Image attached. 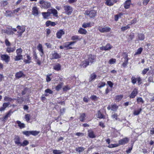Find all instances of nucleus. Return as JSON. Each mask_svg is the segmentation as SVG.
Wrapping results in <instances>:
<instances>
[{
	"label": "nucleus",
	"mask_w": 154,
	"mask_h": 154,
	"mask_svg": "<svg viewBox=\"0 0 154 154\" xmlns=\"http://www.w3.org/2000/svg\"><path fill=\"white\" fill-rule=\"evenodd\" d=\"M39 3L41 5V7L44 9L48 8L51 6V4L50 2L45 1L44 0H40Z\"/></svg>",
	"instance_id": "f257e3e1"
},
{
	"label": "nucleus",
	"mask_w": 154,
	"mask_h": 154,
	"mask_svg": "<svg viewBox=\"0 0 154 154\" xmlns=\"http://www.w3.org/2000/svg\"><path fill=\"white\" fill-rule=\"evenodd\" d=\"M97 14V11L94 9L87 10L86 11L85 14L88 16L90 18L95 17Z\"/></svg>",
	"instance_id": "f03ea898"
},
{
	"label": "nucleus",
	"mask_w": 154,
	"mask_h": 154,
	"mask_svg": "<svg viewBox=\"0 0 154 154\" xmlns=\"http://www.w3.org/2000/svg\"><path fill=\"white\" fill-rule=\"evenodd\" d=\"M63 8L65 10L66 13L68 15H70L73 11L72 7L68 5L64 6Z\"/></svg>",
	"instance_id": "7ed1b4c3"
},
{
	"label": "nucleus",
	"mask_w": 154,
	"mask_h": 154,
	"mask_svg": "<svg viewBox=\"0 0 154 154\" xmlns=\"http://www.w3.org/2000/svg\"><path fill=\"white\" fill-rule=\"evenodd\" d=\"M129 59L128 57V55L127 54H125L124 55L123 58H122L121 60L122 61H124L123 63L122 66L124 68H125L126 67L128 63V60Z\"/></svg>",
	"instance_id": "20e7f679"
},
{
	"label": "nucleus",
	"mask_w": 154,
	"mask_h": 154,
	"mask_svg": "<svg viewBox=\"0 0 154 154\" xmlns=\"http://www.w3.org/2000/svg\"><path fill=\"white\" fill-rule=\"evenodd\" d=\"M17 28L19 29L17 33H18L19 36L21 37L22 34L25 31L26 28L25 27L20 26L19 25L17 26Z\"/></svg>",
	"instance_id": "39448f33"
},
{
	"label": "nucleus",
	"mask_w": 154,
	"mask_h": 154,
	"mask_svg": "<svg viewBox=\"0 0 154 154\" xmlns=\"http://www.w3.org/2000/svg\"><path fill=\"white\" fill-rule=\"evenodd\" d=\"M111 29V28L108 26H104L103 27H101L99 28V31L102 33L109 32Z\"/></svg>",
	"instance_id": "423d86ee"
},
{
	"label": "nucleus",
	"mask_w": 154,
	"mask_h": 154,
	"mask_svg": "<svg viewBox=\"0 0 154 154\" xmlns=\"http://www.w3.org/2000/svg\"><path fill=\"white\" fill-rule=\"evenodd\" d=\"M13 112L11 110H10L8 113H7V114L5 116L2 118H0V119H2V121L4 122H6L8 119V118L11 116V114Z\"/></svg>",
	"instance_id": "0eeeda50"
},
{
	"label": "nucleus",
	"mask_w": 154,
	"mask_h": 154,
	"mask_svg": "<svg viewBox=\"0 0 154 154\" xmlns=\"http://www.w3.org/2000/svg\"><path fill=\"white\" fill-rule=\"evenodd\" d=\"M88 61H89V62H90L91 63H92L95 61L96 56L95 55L90 54L88 55Z\"/></svg>",
	"instance_id": "6e6552de"
},
{
	"label": "nucleus",
	"mask_w": 154,
	"mask_h": 154,
	"mask_svg": "<svg viewBox=\"0 0 154 154\" xmlns=\"http://www.w3.org/2000/svg\"><path fill=\"white\" fill-rule=\"evenodd\" d=\"M129 140L127 137L123 138L119 141V144L120 145H124L127 143L129 141Z\"/></svg>",
	"instance_id": "1a4fd4ad"
},
{
	"label": "nucleus",
	"mask_w": 154,
	"mask_h": 154,
	"mask_svg": "<svg viewBox=\"0 0 154 154\" xmlns=\"http://www.w3.org/2000/svg\"><path fill=\"white\" fill-rule=\"evenodd\" d=\"M1 57L2 60L4 61L6 63H8L10 60V57L7 54H1Z\"/></svg>",
	"instance_id": "9d476101"
},
{
	"label": "nucleus",
	"mask_w": 154,
	"mask_h": 154,
	"mask_svg": "<svg viewBox=\"0 0 154 154\" xmlns=\"http://www.w3.org/2000/svg\"><path fill=\"white\" fill-rule=\"evenodd\" d=\"M32 14L35 16H37L39 14L38 8L36 7H34L32 8Z\"/></svg>",
	"instance_id": "9b49d317"
},
{
	"label": "nucleus",
	"mask_w": 154,
	"mask_h": 154,
	"mask_svg": "<svg viewBox=\"0 0 154 154\" xmlns=\"http://www.w3.org/2000/svg\"><path fill=\"white\" fill-rule=\"evenodd\" d=\"M138 93V90L136 88L134 89L131 94L129 95V97L131 98H134Z\"/></svg>",
	"instance_id": "f8f14e48"
},
{
	"label": "nucleus",
	"mask_w": 154,
	"mask_h": 154,
	"mask_svg": "<svg viewBox=\"0 0 154 154\" xmlns=\"http://www.w3.org/2000/svg\"><path fill=\"white\" fill-rule=\"evenodd\" d=\"M52 54L51 59H57L61 57L60 55L57 53L56 51H54V53H53Z\"/></svg>",
	"instance_id": "ddd939ff"
},
{
	"label": "nucleus",
	"mask_w": 154,
	"mask_h": 154,
	"mask_svg": "<svg viewBox=\"0 0 154 154\" xmlns=\"http://www.w3.org/2000/svg\"><path fill=\"white\" fill-rule=\"evenodd\" d=\"M15 143L18 146H20L21 142H20V139L19 137L17 135H15L14 139Z\"/></svg>",
	"instance_id": "4468645a"
},
{
	"label": "nucleus",
	"mask_w": 154,
	"mask_h": 154,
	"mask_svg": "<svg viewBox=\"0 0 154 154\" xmlns=\"http://www.w3.org/2000/svg\"><path fill=\"white\" fill-rule=\"evenodd\" d=\"M75 42H66L64 44V46L65 47H67V49H72V48L70 46L74 45Z\"/></svg>",
	"instance_id": "2eb2a0df"
},
{
	"label": "nucleus",
	"mask_w": 154,
	"mask_h": 154,
	"mask_svg": "<svg viewBox=\"0 0 154 154\" xmlns=\"http://www.w3.org/2000/svg\"><path fill=\"white\" fill-rule=\"evenodd\" d=\"M94 23L93 22L88 23H84L82 25V27L84 28L90 27L93 26Z\"/></svg>",
	"instance_id": "dca6fc26"
},
{
	"label": "nucleus",
	"mask_w": 154,
	"mask_h": 154,
	"mask_svg": "<svg viewBox=\"0 0 154 154\" xmlns=\"http://www.w3.org/2000/svg\"><path fill=\"white\" fill-rule=\"evenodd\" d=\"M65 34V32L62 29H60L58 31L57 33V37L58 38H60L62 35Z\"/></svg>",
	"instance_id": "f3484780"
},
{
	"label": "nucleus",
	"mask_w": 154,
	"mask_h": 154,
	"mask_svg": "<svg viewBox=\"0 0 154 154\" xmlns=\"http://www.w3.org/2000/svg\"><path fill=\"white\" fill-rule=\"evenodd\" d=\"M131 4V0H127L124 3V7L125 9L129 8Z\"/></svg>",
	"instance_id": "a211bd4d"
},
{
	"label": "nucleus",
	"mask_w": 154,
	"mask_h": 154,
	"mask_svg": "<svg viewBox=\"0 0 154 154\" xmlns=\"http://www.w3.org/2000/svg\"><path fill=\"white\" fill-rule=\"evenodd\" d=\"M49 11H50V14H53V15L56 17H57V11L55 9H49Z\"/></svg>",
	"instance_id": "6ab92c4d"
},
{
	"label": "nucleus",
	"mask_w": 154,
	"mask_h": 154,
	"mask_svg": "<svg viewBox=\"0 0 154 154\" xmlns=\"http://www.w3.org/2000/svg\"><path fill=\"white\" fill-rule=\"evenodd\" d=\"M42 14L44 19H47L51 15L50 11H49V9L48 10L47 12H42Z\"/></svg>",
	"instance_id": "aec40b11"
},
{
	"label": "nucleus",
	"mask_w": 154,
	"mask_h": 154,
	"mask_svg": "<svg viewBox=\"0 0 154 154\" xmlns=\"http://www.w3.org/2000/svg\"><path fill=\"white\" fill-rule=\"evenodd\" d=\"M26 59L24 60V62L26 64L29 63H31L32 58L28 54H27L26 56Z\"/></svg>",
	"instance_id": "412c9836"
},
{
	"label": "nucleus",
	"mask_w": 154,
	"mask_h": 154,
	"mask_svg": "<svg viewBox=\"0 0 154 154\" xmlns=\"http://www.w3.org/2000/svg\"><path fill=\"white\" fill-rule=\"evenodd\" d=\"M78 32L82 35H85L87 32V30L83 28H80L78 31Z\"/></svg>",
	"instance_id": "4be33fe9"
},
{
	"label": "nucleus",
	"mask_w": 154,
	"mask_h": 154,
	"mask_svg": "<svg viewBox=\"0 0 154 154\" xmlns=\"http://www.w3.org/2000/svg\"><path fill=\"white\" fill-rule=\"evenodd\" d=\"M88 135L90 138H94L95 137L94 132L91 130H89L88 131Z\"/></svg>",
	"instance_id": "5701e85b"
},
{
	"label": "nucleus",
	"mask_w": 154,
	"mask_h": 154,
	"mask_svg": "<svg viewBox=\"0 0 154 154\" xmlns=\"http://www.w3.org/2000/svg\"><path fill=\"white\" fill-rule=\"evenodd\" d=\"M81 65L83 67L85 68L87 66L89 65V61H88L87 60H86L82 63Z\"/></svg>",
	"instance_id": "b1692460"
},
{
	"label": "nucleus",
	"mask_w": 154,
	"mask_h": 154,
	"mask_svg": "<svg viewBox=\"0 0 154 154\" xmlns=\"http://www.w3.org/2000/svg\"><path fill=\"white\" fill-rule=\"evenodd\" d=\"M46 26H48L50 25H51L52 26H55L56 24L55 22H51L50 21H47L45 23Z\"/></svg>",
	"instance_id": "393cba45"
},
{
	"label": "nucleus",
	"mask_w": 154,
	"mask_h": 154,
	"mask_svg": "<svg viewBox=\"0 0 154 154\" xmlns=\"http://www.w3.org/2000/svg\"><path fill=\"white\" fill-rule=\"evenodd\" d=\"M61 66L60 64L57 63L54 66V69L56 70L59 71L61 69Z\"/></svg>",
	"instance_id": "a878e982"
},
{
	"label": "nucleus",
	"mask_w": 154,
	"mask_h": 154,
	"mask_svg": "<svg viewBox=\"0 0 154 154\" xmlns=\"http://www.w3.org/2000/svg\"><path fill=\"white\" fill-rule=\"evenodd\" d=\"M16 122L17 123L18 125V126L20 127V129L24 128L25 127V125L24 124L21 123L20 121L18 120Z\"/></svg>",
	"instance_id": "bb28decb"
},
{
	"label": "nucleus",
	"mask_w": 154,
	"mask_h": 154,
	"mask_svg": "<svg viewBox=\"0 0 154 154\" xmlns=\"http://www.w3.org/2000/svg\"><path fill=\"white\" fill-rule=\"evenodd\" d=\"M142 111V109L141 108L137 110H135L134 111L133 114L134 116L138 115Z\"/></svg>",
	"instance_id": "cd10ccee"
},
{
	"label": "nucleus",
	"mask_w": 154,
	"mask_h": 154,
	"mask_svg": "<svg viewBox=\"0 0 154 154\" xmlns=\"http://www.w3.org/2000/svg\"><path fill=\"white\" fill-rule=\"evenodd\" d=\"M5 15L7 17H11L13 15V13L11 11H6Z\"/></svg>",
	"instance_id": "c85d7f7f"
},
{
	"label": "nucleus",
	"mask_w": 154,
	"mask_h": 154,
	"mask_svg": "<svg viewBox=\"0 0 154 154\" xmlns=\"http://www.w3.org/2000/svg\"><path fill=\"white\" fill-rule=\"evenodd\" d=\"M24 76V74L22 71H20L17 72L15 75V76L16 78H20Z\"/></svg>",
	"instance_id": "c756f323"
},
{
	"label": "nucleus",
	"mask_w": 154,
	"mask_h": 154,
	"mask_svg": "<svg viewBox=\"0 0 154 154\" xmlns=\"http://www.w3.org/2000/svg\"><path fill=\"white\" fill-rule=\"evenodd\" d=\"M86 117V115L85 113H82L80 114V116L79 117V119L80 120V121H81L82 122H84L85 119V118Z\"/></svg>",
	"instance_id": "7c9ffc66"
},
{
	"label": "nucleus",
	"mask_w": 154,
	"mask_h": 154,
	"mask_svg": "<svg viewBox=\"0 0 154 154\" xmlns=\"http://www.w3.org/2000/svg\"><path fill=\"white\" fill-rule=\"evenodd\" d=\"M17 55L15 57L14 59L15 60V61H18L19 60L23 58V56L22 55L20 54H17Z\"/></svg>",
	"instance_id": "2f4dec72"
},
{
	"label": "nucleus",
	"mask_w": 154,
	"mask_h": 154,
	"mask_svg": "<svg viewBox=\"0 0 154 154\" xmlns=\"http://www.w3.org/2000/svg\"><path fill=\"white\" fill-rule=\"evenodd\" d=\"M84 150L85 148L82 147H76L75 149V150L79 152H82L84 151Z\"/></svg>",
	"instance_id": "473e14b6"
},
{
	"label": "nucleus",
	"mask_w": 154,
	"mask_h": 154,
	"mask_svg": "<svg viewBox=\"0 0 154 154\" xmlns=\"http://www.w3.org/2000/svg\"><path fill=\"white\" fill-rule=\"evenodd\" d=\"M105 3L107 5L111 6L113 5L114 2L111 1V0H108L106 1Z\"/></svg>",
	"instance_id": "72a5a7b5"
},
{
	"label": "nucleus",
	"mask_w": 154,
	"mask_h": 154,
	"mask_svg": "<svg viewBox=\"0 0 154 154\" xmlns=\"http://www.w3.org/2000/svg\"><path fill=\"white\" fill-rule=\"evenodd\" d=\"M111 110L115 111L118 109V106L116 104H114L111 105Z\"/></svg>",
	"instance_id": "f704fd0d"
},
{
	"label": "nucleus",
	"mask_w": 154,
	"mask_h": 154,
	"mask_svg": "<svg viewBox=\"0 0 154 154\" xmlns=\"http://www.w3.org/2000/svg\"><path fill=\"white\" fill-rule=\"evenodd\" d=\"M138 37L139 40H143L145 38V36L144 34H139L138 35Z\"/></svg>",
	"instance_id": "c9c22d12"
},
{
	"label": "nucleus",
	"mask_w": 154,
	"mask_h": 154,
	"mask_svg": "<svg viewBox=\"0 0 154 154\" xmlns=\"http://www.w3.org/2000/svg\"><path fill=\"white\" fill-rule=\"evenodd\" d=\"M29 144V142L27 140H25L23 141L22 143H21L20 146H25Z\"/></svg>",
	"instance_id": "e433bc0d"
},
{
	"label": "nucleus",
	"mask_w": 154,
	"mask_h": 154,
	"mask_svg": "<svg viewBox=\"0 0 154 154\" xmlns=\"http://www.w3.org/2000/svg\"><path fill=\"white\" fill-rule=\"evenodd\" d=\"M112 46L109 44H107L105 46V51L108 50L112 48Z\"/></svg>",
	"instance_id": "4c0bfd02"
},
{
	"label": "nucleus",
	"mask_w": 154,
	"mask_h": 154,
	"mask_svg": "<svg viewBox=\"0 0 154 154\" xmlns=\"http://www.w3.org/2000/svg\"><path fill=\"white\" fill-rule=\"evenodd\" d=\"M63 85V82H61L56 87V90L59 91Z\"/></svg>",
	"instance_id": "58836bf2"
},
{
	"label": "nucleus",
	"mask_w": 154,
	"mask_h": 154,
	"mask_svg": "<svg viewBox=\"0 0 154 154\" xmlns=\"http://www.w3.org/2000/svg\"><path fill=\"white\" fill-rule=\"evenodd\" d=\"M97 117L99 119L104 118L103 115L101 113L100 111L98 112Z\"/></svg>",
	"instance_id": "ea45409f"
},
{
	"label": "nucleus",
	"mask_w": 154,
	"mask_h": 154,
	"mask_svg": "<svg viewBox=\"0 0 154 154\" xmlns=\"http://www.w3.org/2000/svg\"><path fill=\"white\" fill-rule=\"evenodd\" d=\"M97 75L94 73L92 74L91 75V77L89 79V80L91 81L93 80L96 77Z\"/></svg>",
	"instance_id": "a19ab883"
},
{
	"label": "nucleus",
	"mask_w": 154,
	"mask_h": 154,
	"mask_svg": "<svg viewBox=\"0 0 154 154\" xmlns=\"http://www.w3.org/2000/svg\"><path fill=\"white\" fill-rule=\"evenodd\" d=\"M72 40H80V38H79V36L78 35L73 36L71 37Z\"/></svg>",
	"instance_id": "79ce46f5"
},
{
	"label": "nucleus",
	"mask_w": 154,
	"mask_h": 154,
	"mask_svg": "<svg viewBox=\"0 0 154 154\" xmlns=\"http://www.w3.org/2000/svg\"><path fill=\"white\" fill-rule=\"evenodd\" d=\"M38 50L40 52H42L43 53V49L42 45L40 44H39L37 46Z\"/></svg>",
	"instance_id": "37998d69"
},
{
	"label": "nucleus",
	"mask_w": 154,
	"mask_h": 154,
	"mask_svg": "<svg viewBox=\"0 0 154 154\" xmlns=\"http://www.w3.org/2000/svg\"><path fill=\"white\" fill-rule=\"evenodd\" d=\"M143 50V48H139L137 50L136 52L135 53L134 55L140 54H141Z\"/></svg>",
	"instance_id": "c03bdc74"
},
{
	"label": "nucleus",
	"mask_w": 154,
	"mask_h": 154,
	"mask_svg": "<svg viewBox=\"0 0 154 154\" xmlns=\"http://www.w3.org/2000/svg\"><path fill=\"white\" fill-rule=\"evenodd\" d=\"M119 146V144H111L108 146V147L110 148H112L118 147Z\"/></svg>",
	"instance_id": "a18cd8bd"
},
{
	"label": "nucleus",
	"mask_w": 154,
	"mask_h": 154,
	"mask_svg": "<svg viewBox=\"0 0 154 154\" xmlns=\"http://www.w3.org/2000/svg\"><path fill=\"white\" fill-rule=\"evenodd\" d=\"M40 133L39 131H31V134L35 136L37 135Z\"/></svg>",
	"instance_id": "49530a36"
},
{
	"label": "nucleus",
	"mask_w": 154,
	"mask_h": 154,
	"mask_svg": "<svg viewBox=\"0 0 154 154\" xmlns=\"http://www.w3.org/2000/svg\"><path fill=\"white\" fill-rule=\"evenodd\" d=\"M122 97L123 96L122 95H119L116 96L115 97V98L116 100L119 101L121 100Z\"/></svg>",
	"instance_id": "de8ad7c7"
},
{
	"label": "nucleus",
	"mask_w": 154,
	"mask_h": 154,
	"mask_svg": "<svg viewBox=\"0 0 154 154\" xmlns=\"http://www.w3.org/2000/svg\"><path fill=\"white\" fill-rule=\"evenodd\" d=\"M15 50V49L13 48L8 47L6 51L9 53H10L11 52H14Z\"/></svg>",
	"instance_id": "09e8293b"
},
{
	"label": "nucleus",
	"mask_w": 154,
	"mask_h": 154,
	"mask_svg": "<svg viewBox=\"0 0 154 154\" xmlns=\"http://www.w3.org/2000/svg\"><path fill=\"white\" fill-rule=\"evenodd\" d=\"M30 117V116L29 114H27L25 115V118L27 122H28L29 121Z\"/></svg>",
	"instance_id": "8fccbe9b"
},
{
	"label": "nucleus",
	"mask_w": 154,
	"mask_h": 154,
	"mask_svg": "<svg viewBox=\"0 0 154 154\" xmlns=\"http://www.w3.org/2000/svg\"><path fill=\"white\" fill-rule=\"evenodd\" d=\"M31 131H23L22 133L26 136H29L31 134Z\"/></svg>",
	"instance_id": "3c124183"
},
{
	"label": "nucleus",
	"mask_w": 154,
	"mask_h": 154,
	"mask_svg": "<svg viewBox=\"0 0 154 154\" xmlns=\"http://www.w3.org/2000/svg\"><path fill=\"white\" fill-rule=\"evenodd\" d=\"M131 82L133 84H134L136 83L137 79H136L135 77L132 76L131 78Z\"/></svg>",
	"instance_id": "603ef678"
},
{
	"label": "nucleus",
	"mask_w": 154,
	"mask_h": 154,
	"mask_svg": "<svg viewBox=\"0 0 154 154\" xmlns=\"http://www.w3.org/2000/svg\"><path fill=\"white\" fill-rule=\"evenodd\" d=\"M4 100L6 101L11 102L13 100V99L9 97H5L4 98Z\"/></svg>",
	"instance_id": "864d4df0"
},
{
	"label": "nucleus",
	"mask_w": 154,
	"mask_h": 154,
	"mask_svg": "<svg viewBox=\"0 0 154 154\" xmlns=\"http://www.w3.org/2000/svg\"><path fill=\"white\" fill-rule=\"evenodd\" d=\"M62 152L60 150H54L53 153L54 154H61Z\"/></svg>",
	"instance_id": "5fc2aeb1"
},
{
	"label": "nucleus",
	"mask_w": 154,
	"mask_h": 154,
	"mask_svg": "<svg viewBox=\"0 0 154 154\" xmlns=\"http://www.w3.org/2000/svg\"><path fill=\"white\" fill-rule=\"evenodd\" d=\"M137 101L138 103L141 102L142 103H143L144 102V101L143 100L142 98L140 97H138L137 99Z\"/></svg>",
	"instance_id": "6e6d98bb"
},
{
	"label": "nucleus",
	"mask_w": 154,
	"mask_h": 154,
	"mask_svg": "<svg viewBox=\"0 0 154 154\" xmlns=\"http://www.w3.org/2000/svg\"><path fill=\"white\" fill-rule=\"evenodd\" d=\"M116 59H111L109 60V63L110 64H113L116 63Z\"/></svg>",
	"instance_id": "4d7b16f0"
},
{
	"label": "nucleus",
	"mask_w": 154,
	"mask_h": 154,
	"mask_svg": "<svg viewBox=\"0 0 154 154\" xmlns=\"http://www.w3.org/2000/svg\"><path fill=\"white\" fill-rule=\"evenodd\" d=\"M23 52V50L21 48L17 49L16 50V52L17 54H21Z\"/></svg>",
	"instance_id": "13d9d810"
},
{
	"label": "nucleus",
	"mask_w": 154,
	"mask_h": 154,
	"mask_svg": "<svg viewBox=\"0 0 154 154\" xmlns=\"http://www.w3.org/2000/svg\"><path fill=\"white\" fill-rule=\"evenodd\" d=\"M130 27L127 26H126L122 27L121 28V30L123 31L127 29H128L130 28Z\"/></svg>",
	"instance_id": "bf43d9fd"
},
{
	"label": "nucleus",
	"mask_w": 154,
	"mask_h": 154,
	"mask_svg": "<svg viewBox=\"0 0 154 154\" xmlns=\"http://www.w3.org/2000/svg\"><path fill=\"white\" fill-rule=\"evenodd\" d=\"M45 93H48L49 94H52L53 91L49 89H47L45 90Z\"/></svg>",
	"instance_id": "052dcab7"
},
{
	"label": "nucleus",
	"mask_w": 154,
	"mask_h": 154,
	"mask_svg": "<svg viewBox=\"0 0 154 154\" xmlns=\"http://www.w3.org/2000/svg\"><path fill=\"white\" fill-rule=\"evenodd\" d=\"M149 70V69L148 68L144 69L142 71V74L144 75Z\"/></svg>",
	"instance_id": "680f3d73"
},
{
	"label": "nucleus",
	"mask_w": 154,
	"mask_h": 154,
	"mask_svg": "<svg viewBox=\"0 0 154 154\" xmlns=\"http://www.w3.org/2000/svg\"><path fill=\"white\" fill-rule=\"evenodd\" d=\"M2 5L3 6H5L7 5L8 3L6 1H3L2 2V3H1Z\"/></svg>",
	"instance_id": "e2e57ef3"
},
{
	"label": "nucleus",
	"mask_w": 154,
	"mask_h": 154,
	"mask_svg": "<svg viewBox=\"0 0 154 154\" xmlns=\"http://www.w3.org/2000/svg\"><path fill=\"white\" fill-rule=\"evenodd\" d=\"M134 33H131L129 35V41L132 40L134 38Z\"/></svg>",
	"instance_id": "0e129e2a"
},
{
	"label": "nucleus",
	"mask_w": 154,
	"mask_h": 154,
	"mask_svg": "<svg viewBox=\"0 0 154 154\" xmlns=\"http://www.w3.org/2000/svg\"><path fill=\"white\" fill-rule=\"evenodd\" d=\"M107 84L111 87L112 88L113 85V83L110 81H108L107 82Z\"/></svg>",
	"instance_id": "69168bd1"
},
{
	"label": "nucleus",
	"mask_w": 154,
	"mask_h": 154,
	"mask_svg": "<svg viewBox=\"0 0 154 154\" xmlns=\"http://www.w3.org/2000/svg\"><path fill=\"white\" fill-rule=\"evenodd\" d=\"M105 85V83L104 82H102L99 85V86L98 87L101 88L103 87H104Z\"/></svg>",
	"instance_id": "338daca9"
},
{
	"label": "nucleus",
	"mask_w": 154,
	"mask_h": 154,
	"mask_svg": "<svg viewBox=\"0 0 154 154\" xmlns=\"http://www.w3.org/2000/svg\"><path fill=\"white\" fill-rule=\"evenodd\" d=\"M118 115L117 114H113L112 116V117L113 119H115L116 120H117L118 119V118H117Z\"/></svg>",
	"instance_id": "774afa93"
}]
</instances>
